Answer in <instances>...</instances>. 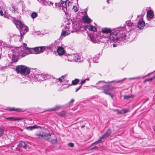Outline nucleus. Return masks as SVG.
Returning <instances> with one entry per match:
<instances>
[{"label":"nucleus","mask_w":155,"mask_h":155,"mask_svg":"<svg viewBox=\"0 0 155 155\" xmlns=\"http://www.w3.org/2000/svg\"><path fill=\"white\" fill-rule=\"evenodd\" d=\"M42 74L36 75V81H43Z\"/></svg>","instance_id":"393cba45"},{"label":"nucleus","mask_w":155,"mask_h":155,"mask_svg":"<svg viewBox=\"0 0 155 155\" xmlns=\"http://www.w3.org/2000/svg\"><path fill=\"white\" fill-rule=\"evenodd\" d=\"M85 28L86 30L91 31H97L96 28L93 25H86L85 26Z\"/></svg>","instance_id":"dca6fc26"},{"label":"nucleus","mask_w":155,"mask_h":155,"mask_svg":"<svg viewBox=\"0 0 155 155\" xmlns=\"http://www.w3.org/2000/svg\"><path fill=\"white\" fill-rule=\"evenodd\" d=\"M111 133V131L110 129H108L102 136L97 141L93 143V144H97L101 142L102 141V140L106 139L108 137Z\"/></svg>","instance_id":"9b49d317"},{"label":"nucleus","mask_w":155,"mask_h":155,"mask_svg":"<svg viewBox=\"0 0 155 155\" xmlns=\"http://www.w3.org/2000/svg\"><path fill=\"white\" fill-rule=\"evenodd\" d=\"M4 133V131L2 129H0V137L2 136Z\"/></svg>","instance_id":"58836bf2"},{"label":"nucleus","mask_w":155,"mask_h":155,"mask_svg":"<svg viewBox=\"0 0 155 155\" xmlns=\"http://www.w3.org/2000/svg\"><path fill=\"white\" fill-rule=\"evenodd\" d=\"M5 9V8H2L1 7V6H0V9H1V10H2V9Z\"/></svg>","instance_id":"864d4df0"},{"label":"nucleus","mask_w":155,"mask_h":155,"mask_svg":"<svg viewBox=\"0 0 155 155\" xmlns=\"http://www.w3.org/2000/svg\"><path fill=\"white\" fill-rule=\"evenodd\" d=\"M150 74V73H149V74H148L147 75V76H148V75H149Z\"/></svg>","instance_id":"13d9d810"},{"label":"nucleus","mask_w":155,"mask_h":155,"mask_svg":"<svg viewBox=\"0 0 155 155\" xmlns=\"http://www.w3.org/2000/svg\"><path fill=\"white\" fill-rule=\"evenodd\" d=\"M139 78V77H135L133 78H129L128 79L129 80H132V79H137Z\"/></svg>","instance_id":"c03bdc74"},{"label":"nucleus","mask_w":155,"mask_h":155,"mask_svg":"<svg viewBox=\"0 0 155 155\" xmlns=\"http://www.w3.org/2000/svg\"><path fill=\"white\" fill-rule=\"evenodd\" d=\"M134 97V95H125L124 97V99L126 100H128L129 98H133V97Z\"/></svg>","instance_id":"c756f323"},{"label":"nucleus","mask_w":155,"mask_h":155,"mask_svg":"<svg viewBox=\"0 0 155 155\" xmlns=\"http://www.w3.org/2000/svg\"><path fill=\"white\" fill-rule=\"evenodd\" d=\"M7 10H0V14L1 16L4 15V17L6 18H9L11 17L8 14L6 11Z\"/></svg>","instance_id":"a211bd4d"},{"label":"nucleus","mask_w":155,"mask_h":155,"mask_svg":"<svg viewBox=\"0 0 155 155\" xmlns=\"http://www.w3.org/2000/svg\"><path fill=\"white\" fill-rule=\"evenodd\" d=\"M79 81V80L78 79H75L74 80H73L72 81V84H71L70 85H71V84H73L74 85H75L77 84ZM65 85L66 86L64 87L65 88H67L69 87L70 85V84H66Z\"/></svg>","instance_id":"aec40b11"},{"label":"nucleus","mask_w":155,"mask_h":155,"mask_svg":"<svg viewBox=\"0 0 155 155\" xmlns=\"http://www.w3.org/2000/svg\"><path fill=\"white\" fill-rule=\"evenodd\" d=\"M71 25V23L69 21H64L62 25H61L62 27V30L68 31L69 30H72L70 28V26Z\"/></svg>","instance_id":"f8f14e48"},{"label":"nucleus","mask_w":155,"mask_h":155,"mask_svg":"<svg viewBox=\"0 0 155 155\" xmlns=\"http://www.w3.org/2000/svg\"><path fill=\"white\" fill-rule=\"evenodd\" d=\"M50 4L51 5H52L53 4V3H51V2H50Z\"/></svg>","instance_id":"6e6d98bb"},{"label":"nucleus","mask_w":155,"mask_h":155,"mask_svg":"<svg viewBox=\"0 0 155 155\" xmlns=\"http://www.w3.org/2000/svg\"><path fill=\"white\" fill-rule=\"evenodd\" d=\"M27 144V143L24 141H21L19 143V146L21 147H24L25 148H26Z\"/></svg>","instance_id":"a878e982"},{"label":"nucleus","mask_w":155,"mask_h":155,"mask_svg":"<svg viewBox=\"0 0 155 155\" xmlns=\"http://www.w3.org/2000/svg\"><path fill=\"white\" fill-rule=\"evenodd\" d=\"M80 15H82V19L84 23L90 24L92 21V20L88 16L87 12L85 11L84 12H81L79 13Z\"/></svg>","instance_id":"1a4fd4ad"},{"label":"nucleus","mask_w":155,"mask_h":155,"mask_svg":"<svg viewBox=\"0 0 155 155\" xmlns=\"http://www.w3.org/2000/svg\"><path fill=\"white\" fill-rule=\"evenodd\" d=\"M153 79H154V77L152 78H150L147 79H146L144 81V82H146L148 81H150L152 80Z\"/></svg>","instance_id":"4c0bfd02"},{"label":"nucleus","mask_w":155,"mask_h":155,"mask_svg":"<svg viewBox=\"0 0 155 155\" xmlns=\"http://www.w3.org/2000/svg\"><path fill=\"white\" fill-rule=\"evenodd\" d=\"M81 20L74 21L72 22V29L73 32H78L80 31L81 27Z\"/></svg>","instance_id":"423d86ee"},{"label":"nucleus","mask_w":155,"mask_h":155,"mask_svg":"<svg viewBox=\"0 0 155 155\" xmlns=\"http://www.w3.org/2000/svg\"><path fill=\"white\" fill-rule=\"evenodd\" d=\"M116 45L115 44H113V46L114 47H115L116 46Z\"/></svg>","instance_id":"8fccbe9b"},{"label":"nucleus","mask_w":155,"mask_h":155,"mask_svg":"<svg viewBox=\"0 0 155 155\" xmlns=\"http://www.w3.org/2000/svg\"><path fill=\"white\" fill-rule=\"evenodd\" d=\"M13 12H17V10H13Z\"/></svg>","instance_id":"5fc2aeb1"},{"label":"nucleus","mask_w":155,"mask_h":155,"mask_svg":"<svg viewBox=\"0 0 155 155\" xmlns=\"http://www.w3.org/2000/svg\"><path fill=\"white\" fill-rule=\"evenodd\" d=\"M78 10H76L75 11V12H77Z\"/></svg>","instance_id":"4d7b16f0"},{"label":"nucleus","mask_w":155,"mask_h":155,"mask_svg":"<svg viewBox=\"0 0 155 155\" xmlns=\"http://www.w3.org/2000/svg\"><path fill=\"white\" fill-rule=\"evenodd\" d=\"M6 110H9L10 111H16L18 112H19L21 111V109L20 108H16L14 107H7Z\"/></svg>","instance_id":"b1692460"},{"label":"nucleus","mask_w":155,"mask_h":155,"mask_svg":"<svg viewBox=\"0 0 155 155\" xmlns=\"http://www.w3.org/2000/svg\"><path fill=\"white\" fill-rule=\"evenodd\" d=\"M97 147L96 146H95L94 147H93V148H92L91 149V150H93V149H97Z\"/></svg>","instance_id":"a18cd8bd"},{"label":"nucleus","mask_w":155,"mask_h":155,"mask_svg":"<svg viewBox=\"0 0 155 155\" xmlns=\"http://www.w3.org/2000/svg\"><path fill=\"white\" fill-rule=\"evenodd\" d=\"M57 52L59 55H62L64 53V48L61 47L58 48Z\"/></svg>","instance_id":"6ab92c4d"},{"label":"nucleus","mask_w":155,"mask_h":155,"mask_svg":"<svg viewBox=\"0 0 155 155\" xmlns=\"http://www.w3.org/2000/svg\"><path fill=\"white\" fill-rule=\"evenodd\" d=\"M154 78H155V75L154 76Z\"/></svg>","instance_id":"052dcab7"},{"label":"nucleus","mask_w":155,"mask_h":155,"mask_svg":"<svg viewBox=\"0 0 155 155\" xmlns=\"http://www.w3.org/2000/svg\"><path fill=\"white\" fill-rule=\"evenodd\" d=\"M48 140H49L52 143H54L57 142V138L54 134L51 135L49 139Z\"/></svg>","instance_id":"f3484780"},{"label":"nucleus","mask_w":155,"mask_h":155,"mask_svg":"<svg viewBox=\"0 0 155 155\" xmlns=\"http://www.w3.org/2000/svg\"><path fill=\"white\" fill-rule=\"evenodd\" d=\"M72 3L68 0L65 2L61 0L58 3H56L55 4V6L58 9L63 10L65 9L66 10H70L72 9L73 10H78L77 7L75 5H73Z\"/></svg>","instance_id":"20e7f679"},{"label":"nucleus","mask_w":155,"mask_h":155,"mask_svg":"<svg viewBox=\"0 0 155 155\" xmlns=\"http://www.w3.org/2000/svg\"><path fill=\"white\" fill-rule=\"evenodd\" d=\"M43 81L46 80L48 79H50L51 78V75L48 74H42Z\"/></svg>","instance_id":"5701e85b"},{"label":"nucleus","mask_w":155,"mask_h":155,"mask_svg":"<svg viewBox=\"0 0 155 155\" xmlns=\"http://www.w3.org/2000/svg\"><path fill=\"white\" fill-rule=\"evenodd\" d=\"M5 119L9 120L11 121H17L24 120L23 117H10L5 118Z\"/></svg>","instance_id":"2eb2a0df"},{"label":"nucleus","mask_w":155,"mask_h":155,"mask_svg":"<svg viewBox=\"0 0 155 155\" xmlns=\"http://www.w3.org/2000/svg\"><path fill=\"white\" fill-rule=\"evenodd\" d=\"M128 111V109H124L122 110L119 113L121 114H124Z\"/></svg>","instance_id":"72a5a7b5"},{"label":"nucleus","mask_w":155,"mask_h":155,"mask_svg":"<svg viewBox=\"0 0 155 155\" xmlns=\"http://www.w3.org/2000/svg\"><path fill=\"white\" fill-rule=\"evenodd\" d=\"M67 10H66V11L64 10V12L65 14L66 15H67Z\"/></svg>","instance_id":"49530a36"},{"label":"nucleus","mask_w":155,"mask_h":155,"mask_svg":"<svg viewBox=\"0 0 155 155\" xmlns=\"http://www.w3.org/2000/svg\"><path fill=\"white\" fill-rule=\"evenodd\" d=\"M18 73L26 76L30 73V69L28 67L23 65H19L16 69Z\"/></svg>","instance_id":"39448f33"},{"label":"nucleus","mask_w":155,"mask_h":155,"mask_svg":"<svg viewBox=\"0 0 155 155\" xmlns=\"http://www.w3.org/2000/svg\"><path fill=\"white\" fill-rule=\"evenodd\" d=\"M38 1L41 3H43L45 2V0H38Z\"/></svg>","instance_id":"a19ab883"},{"label":"nucleus","mask_w":155,"mask_h":155,"mask_svg":"<svg viewBox=\"0 0 155 155\" xmlns=\"http://www.w3.org/2000/svg\"><path fill=\"white\" fill-rule=\"evenodd\" d=\"M104 93L106 94L109 95L111 97H113V95L109 93L108 91H104Z\"/></svg>","instance_id":"e433bc0d"},{"label":"nucleus","mask_w":155,"mask_h":155,"mask_svg":"<svg viewBox=\"0 0 155 155\" xmlns=\"http://www.w3.org/2000/svg\"><path fill=\"white\" fill-rule=\"evenodd\" d=\"M127 79L126 78H124L123 79H122V80H117V81H115V82H117V83H119L122 81H124L125 80H126ZM114 82V81H111L110 82H108V83H110V82Z\"/></svg>","instance_id":"f704fd0d"},{"label":"nucleus","mask_w":155,"mask_h":155,"mask_svg":"<svg viewBox=\"0 0 155 155\" xmlns=\"http://www.w3.org/2000/svg\"><path fill=\"white\" fill-rule=\"evenodd\" d=\"M67 56L65 59L68 61H77L78 62H81L82 59L81 58V57L77 54H66Z\"/></svg>","instance_id":"0eeeda50"},{"label":"nucleus","mask_w":155,"mask_h":155,"mask_svg":"<svg viewBox=\"0 0 155 155\" xmlns=\"http://www.w3.org/2000/svg\"><path fill=\"white\" fill-rule=\"evenodd\" d=\"M65 113L64 111H62L59 113V114L62 117H64L65 115Z\"/></svg>","instance_id":"c9c22d12"},{"label":"nucleus","mask_w":155,"mask_h":155,"mask_svg":"<svg viewBox=\"0 0 155 155\" xmlns=\"http://www.w3.org/2000/svg\"><path fill=\"white\" fill-rule=\"evenodd\" d=\"M35 135L38 139H43L46 140H49L51 136L50 134L44 132L43 131L37 132L35 134Z\"/></svg>","instance_id":"6e6552de"},{"label":"nucleus","mask_w":155,"mask_h":155,"mask_svg":"<svg viewBox=\"0 0 155 155\" xmlns=\"http://www.w3.org/2000/svg\"><path fill=\"white\" fill-rule=\"evenodd\" d=\"M37 13L36 12H32L31 15V17L33 19L36 18L37 17Z\"/></svg>","instance_id":"7c9ffc66"},{"label":"nucleus","mask_w":155,"mask_h":155,"mask_svg":"<svg viewBox=\"0 0 155 155\" xmlns=\"http://www.w3.org/2000/svg\"><path fill=\"white\" fill-rule=\"evenodd\" d=\"M81 85L78 87H77L75 89V92H77L81 88Z\"/></svg>","instance_id":"ea45409f"},{"label":"nucleus","mask_w":155,"mask_h":155,"mask_svg":"<svg viewBox=\"0 0 155 155\" xmlns=\"http://www.w3.org/2000/svg\"><path fill=\"white\" fill-rule=\"evenodd\" d=\"M64 83V82H63V83H62V84H63V85H64V84H63Z\"/></svg>","instance_id":"bf43d9fd"},{"label":"nucleus","mask_w":155,"mask_h":155,"mask_svg":"<svg viewBox=\"0 0 155 155\" xmlns=\"http://www.w3.org/2000/svg\"><path fill=\"white\" fill-rule=\"evenodd\" d=\"M14 23L17 28L20 29V36L10 34V36L11 39L12 38H14V40L16 41H17V39H19L20 41H21L22 39V35L26 33L28 31V28L23 24L19 20H14Z\"/></svg>","instance_id":"7ed1b4c3"},{"label":"nucleus","mask_w":155,"mask_h":155,"mask_svg":"<svg viewBox=\"0 0 155 155\" xmlns=\"http://www.w3.org/2000/svg\"><path fill=\"white\" fill-rule=\"evenodd\" d=\"M71 33H73L72 30H69L68 31H65V30L64 31L62 30L60 37L63 38L66 36L69 35Z\"/></svg>","instance_id":"4468645a"},{"label":"nucleus","mask_w":155,"mask_h":155,"mask_svg":"<svg viewBox=\"0 0 155 155\" xmlns=\"http://www.w3.org/2000/svg\"><path fill=\"white\" fill-rule=\"evenodd\" d=\"M109 0H107V2L108 3V4H109Z\"/></svg>","instance_id":"603ef678"},{"label":"nucleus","mask_w":155,"mask_h":155,"mask_svg":"<svg viewBox=\"0 0 155 155\" xmlns=\"http://www.w3.org/2000/svg\"><path fill=\"white\" fill-rule=\"evenodd\" d=\"M150 8H149V9H149V10H150Z\"/></svg>","instance_id":"e2e57ef3"},{"label":"nucleus","mask_w":155,"mask_h":155,"mask_svg":"<svg viewBox=\"0 0 155 155\" xmlns=\"http://www.w3.org/2000/svg\"><path fill=\"white\" fill-rule=\"evenodd\" d=\"M89 78H87L84 80H83L81 81V83H80V84L81 85H82V84H84L86 81H89Z\"/></svg>","instance_id":"2f4dec72"},{"label":"nucleus","mask_w":155,"mask_h":155,"mask_svg":"<svg viewBox=\"0 0 155 155\" xmlns=\"http://www.w3.org/2000/svg\"><path fill=\"white\" fill-rule=\"evenodd\" d=\"M60 107H61L60 106H56L52 108L50 110L51 111H54V110H58V109H60Z\"/></svg>","instance_id":"473e14b6"},{"label":"nucleus","mask_w":155,"mask_h":155,"mask_svg":"<svg viewBox=\"0 0 155 155\" xmlns=\"http://www.w3.org/2000/svg\"><path fill=\"white\" fill-rule=\"evenodd\" d=\"M23 46L16 47L12 50V60L14 62L17 61L18 58H22L30 54H39L42 53L45 50L43 46L37 47L29 48L26 47L27 44L24 43Z\"/></svg>","instance_id":"f03ea898"},{"label":"nucleus","mask_w":155,"mask_h":155,"mask_svg":"<svg viewBox=\"0 0 155 155\" xmlns=\"http://www.w3.org/2000/svg\"><path fill=\"white\" fill-rule=\"evenodd\" d=\"M153 129L154 131L155 132V126L153 127Z\"/></svg>","instance_id":"3c124183"},{"label":"nucleus","mask_w":155,"mask_h":155,"mask_svg":"<svg viewBox=\"0 0 155 155\" xmlns=\"http://www.w3.org/2000/svg\"><path fill=\"white\" fill-rule=\"evenodd\" d=\"M28 79L29 80L36 81V75L31 74L30 75L28 76Z\"/></svg>","instance_id":"4be33fe9"},{"label":"nucleus","mask_w":155,"mask_h":155,"mask_svg":"<svg viewBox=\"0 0 155 155\" xmlns=\"http://www.w3.org/2000/svg\"><path fill=\"white\" fill-rule=\"evenodd\" d=\"M68 146L71 147H73L74 146L73 143H69L68 144Z\"/></svg>","instance_id":"79ce46f5"},{"label":"nucleus","mask_w":155,"mask_h":155,"mask_svg":"<svg viewBox=\"0 0 155 155\" xmlns=\"http://www.w3.org/2000/svg\"><path fill=\"white\" fill-rule=\"evenodd\" d=\"M66 77V76H62L61 77L58 78H55L53 76H51V78H50V80L51 81H52L51 84L52 85L54 83H56L58 81H60V82H64V78Z\"/></svg>","instance_id":"9d476101"},{"label":"nucleus","mask_w":155,"mask_h":155,"mask_svg":"<svg viewBox=\"0 0 155 155\" xmlns=\"http://www.w3.org/2000/svg\"><path fill=\"white\" fill-rule=\"evenodd\" d=\"M87 61L89 62V63L90 62H91L90 58H89L87 59Z\"/></svg>","instance_id":"09e8293b"},{"label":"nucleus","mask_w":155,"mask_h":155,"mask_svg":"<svg viewBox=\"0 0 155 155\" xmlns=\"http://www.w3.org/2000/svg\"><path fill=\"white\" fill-rule=\"evenodd\" d=\"M143 15H138L137 25H134L130 20L126 22L125 27H121L112 30L110 28H104L101 29L100 32L94 33L90 36L91 41L94 43H108L113 42H117L122 45L130 39V41L134 39L135 36L136 30L137 28L142 29L145 27L143 20Z\"/></svg>","instance_id":"f257e3e1"},{"label":"nucleus","mask_w":155,"mask_h":155,"mask_svg":"<svg viewBox=\"0 0 155 155\" xmlns=\"http://www.w3.org/2000/svg\"><path fill=\"white\" fill-rule=\"evenodd\" d=\"M154 14L152 10H148L147 12V16L148 18H151L153 17Z\"/></svg>","instance_id":"412c9836"},{"label":"nucleus","mask_w":155,"mask_h":155,"mask_svg":"<svg viewBox=\"0 0 155 155\" xmlns=\"http://www.w3.org/2000/svg\"><path fill=\"white\" fill-rule=\"evenodd\" d=\"M87 8H86L85 9V10H87Z\"/></svg>","instance_id":"680f3d73"},{"label":"nucleus","mask_w":155,"mask_h":155,"mask_svg":"<svg viewBox=\"0 0 155 155\" xmlns=\"http://www.w3.org/2000/svg\"><path fill=\"white\" fill-rule=\"evenodd\" d=\"M91 60L94 63H97L98 62L97 60H95L94 58L93 59H91Z\"/></svg>","instance_id":"37998d69"},{"label":"nucleus","mask_w":155,"mask_h":155,"mask_svg":"<svg viewBox=\"0 0 155 155\" xmlns=\"http://www.w3.org/2000/svg\"><path fill=\"white\" fill-rule=\"evenodd\" d=\"M106 83V82L104 81H99L98 82L97 84V85H100V86H98L97 88L99 89H103L105 90V88H108L109 86L107 85L104 86V84Z\"/></svg>","instance_id":"ddd939ff"},{"label":"nucleus","mask_w":155,"mask_h":155,"mask_svg":"<svg viewBox=\"0 0 155 155\" xmlns=\"http://www.w3.org/2000/svg\"><path fill=\"white\" fill-rule=\"evenodd\" d=\"M74 101V100L73 99H72L71 100V101L70 102V103H71L73 102Z\"/></svg>","instance_id":"de8ad7c7"},{"label":"nucleus","mask_w":155,"mask_h":155,"mask_svg":"<svg viewBox=\"0 0 155 155\" xmlns=\"http://www.w3.org/2000/svg\"><path fill=\"white\" fill-rule=\"evenodd\" d=\"M44 47L45 50L47 51L48 50H51L52 49L53 46L52 45H49L47 46H43Z\"/></svg>","instance_id":"c85d7f7f"},{"label":"nucleus","mask_w":155,"mask_h":155,"mask_svg":"<svg viewBox=\"0 0 155 155\" xmlns=\"http://www.w3.org/2000/svg\"><path fill=\"white\" fill-rule=\"evenodd\" d=\"M40 127H37L36 125H34L33 126H29L28 127H26V129L29 130H31L34 129L36 128H38Z\"/></svg>","instance_id":"cd10ccee"},{"label":"nucleus","mask_w":155,"mask_h":155,"mask_svg":"<svg viewBox=\"0 0 155 155\" xmlns=\"http://www.w3.org/2000/svg\"><path fill=\"white\" fill-rule=\"evenodd\" d=\"M7 45L5 42L0 41V51L2 50V48L6 46Z\"/></svg>","instance_id":"bb28decb"}]
</instances>
